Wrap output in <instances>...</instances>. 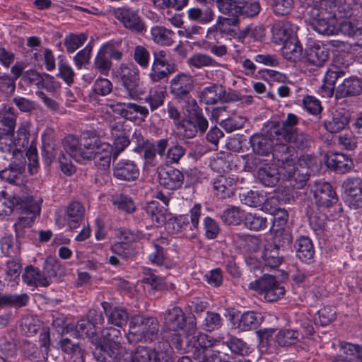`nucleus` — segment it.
I'll return each mask as SVG.
<instances>
[{"label":"nucleus","mask_w":362,"mask_h":362,"mask_svg":"<svg viewBox=\"0 0 362 362\" xmlns=\"http://www.w3.org/2000/svg\"><path fill=\"white\" fill-rule=\"evenodd\" d=\"M283 179L288 180L290 185L296 189H302L308 182L310 175L306 168H298L291 164L281 170Z\"/></svg>","instance_id":"obj_18"},{"label":"nucleus","mask_w":362,"mask_h":362,"mask_svg":"<svg viewBox=\"0 0 362 362\" xmlns=\"http://www.w3.org/2000/svg\"><path fill=\"white\" fill-rule=\"evenodd\" d=\"M362 92V81L356 77L345 79L336 89L337 98L356 96Z\"/></svg>","instance_id":"obj_29"},{"label":"nucleus","mask_w":362,"mask_h":362,"mask_svg":"<svg viewBox=\"0 0 362 362\" xmlns=\"http://www.w3.org/2000/svg\"><path fill=\"white\" fill-rule=\"evenodd\" d=\"M306 15L309 17L311 27L323 35H333L337 33L336 18L327 8L328 3L335 0H303Z\"/></svg>","instance_id":"obj_4"},{"label":"nucleus","mask_w":362,"mask_h":362,"mask_svg":"<svg viewBox=\"0 0 362 362\" xmlns=\"http://www.w3.org/2000/svg\"><path fill=\"white\" fill-rule=\"evenodd\" d=\"M341 347L344 354L335 357L332 362H362V346L347 343Z\"/></svg>","instance_id":"obj_35"},{"label":"nucleus","mask_w":362,"mask_h":362,"mask_svg":"<svg viewBox=\"0 0 362 362\" xmlns=\"http://www.w3.org/2000/svg\"><path fill=\"white\" fill-rule=\"evenodd\" d=\"M86 40L87 37L84 34H71L65 37L64 45L69 53H73L82 46Z\"/></svg>","instance_id":"obj_60"},{"label":"nucleus","mask_w":362,"mask_h":362,"mask_svg":"<svg viewBox=\"0 0 362 362\" xmlns=\"http://www.w3.org/2000/svg\"><path fill=\"white\" fill-rule=\"evenodd\" d=\"M103 142L94 132H83L80 139L73 135L67 136L63 142L64 148L71 158L77 162L88 160L95 153H100V147Z\"/></svg>","instance_id":"obj_3"},{"label":"nucleus","mask_w":362,"mask_h":362,"mask_svg":"<svg viewBox=\"0 0 362 362\" xmlns=\"http://www.w3.org/2000/svg\"><path fill=\"white\" fill-rule=\"evenodd\" d=\"M243 217V213L239 207L231 206L223 211L221 218L228 225H238Z\"/></svg>","instance_id":"obj_57"},{"label":"nucleus","mask_w":362,"mask_h":362,"mask_svg":"<svg viewBox=\"0 0 362 362\" xmlns=\"http://www.w3.org/2000/svg\"><path fill=\"white\" fill-rule=\"evenodd\" d=\"M313 192L315 204L320 208H329L338 202L335 191L328 182H316Z\"/></svg>","instance_id":"obj_12"},{"label":"nucleus","mask_w":362,"mask_h":362,"mask_svg":"<svg viewBox=\"0 0 362 362\" xmlns=\"http://www.w3.org/2000/svg\"><path fill=\"white\" fill-rule=\"evenodd\" d=\"M101 306L107 317L109 323L122 327L127 323L129 318L127 310L122 307H114L107 302H103Z\"/></svg>","instance_id":"obj_25"},{"label":"nucleus","mask_w":362,"mask_h":362,"mask_svg":"<svg viewBox=\"0 0 362 362\" xmlns=\"http://www.w3.org/2000/svg\"><path fill=\"white\" fill-rule=\"evenodd\" d=\"M165 95L166 91L161 89L151 90L144 100L149 104L151 110L154 111L163 105Z\"/></svg>","instance_id":"obj_58"},{"label":"nucleus","mask_w":362,"mask_h":362,"mask_svg":"<svg viewBox=\"0 0 362 362\" xmlns=\"http://www.w3.org/2000/svg\"><path fill=\"white\" fill-rule=\"evenodd\" d=\"M145 210L153 222H155L158 225H163L166 223L167 220L165 210L160 207L159 203L157 201L148 202Z\"/></svg>","instance_id":"obj_49"},{"label":"nucleus","mask_w":362,"mask_h":362,"mask_svg":"<svg viewBox=\"0 0 362 362\" xmlns=\"http://www.w3.org/2000/svg\"><path fill=\"white\" fill-rule=\"evenodd\" d=\"M345 202L349 207L358 209L362 207V178L349 177L343 182Z\"/></svg>","instance_id":"obj_11"},{"label":"nucleus","mask_w":362,"mask_h":362,"mask_svg":"<svg viewBox=\"0 0 362 362\" xmlns=\"http://www.w3.org/2000/svg\"><path fill=\"white\" fill-rule=\"evenodd\" d=\"M153 41L162 46H170L174 43L175 33L163 26L156 25L151 30Z\"/></svg>","instance_id":"obj_39"},{"label":"nucleus","mask_w":362,"mask_h":362,"mask_svg":"<svg viewBox=\"0 0 362 362\" xmlns=\"http://www.w3.org/2000/svg\"><path fill=\"white\" fill-rule=\"evenodd\" d=\"M158 354L155 350L146 346H139L134 354L136 362H153Z\"/></svg>","instance_id":"obj_64"},{"label":"nucleus","mask_w":362,"mask_h":362,"mask_svg":"<svg viewBox=\"0 0 362 362\" xmlns=\"http://www.w3.org/2000/svg\"><path fill=\"white\" fill-rule=\"evenodd\" d=\"M159 332L158 320L151 316L135 315L129 322V334L136 337L134 339L153 341L157 339Z\"/></svg>","instance_id":"obj_6"},{"label":"nucleus","mask_w":362,"mask_h":362,"mask_svg":"<svg viewBox=\"0 0 362 362\" xmlns=\"http://www.w3.org/2000/svg\"><path fill=\"white\" fill-rule=\"evenodd\" d=\"M113 175L117 180L134 181L139 176V170L134 161L122 160L114 164Z\"/></svg>","instance_id":"obj_19"},{"label":"nucleus","mask_w":362,"mask_h":362,"mask_svg":"<svg viewBox=\"0 0 362 362\" xmlns=\"http://www.w3.org/2000/svg\"><path fill=\"white\" fill-rule=\"evenodd\" d=\"M134 139H136L137 142V146L134 148V151L140 153L143 151L145 160L148 163H152L156 158L153 141L144 140L140 133L136 132L134 134Z\"/></svg>","instance_id":"obj_44"},{"label":"nucleus","mask_w":362,"mask_h":362,"mask_svg":"<svg viewBox=\"0 0 362 362\" xmlns=\"http://www.w3.org/2000/svg\"><path fill=\"white\" fill-rule=\"evenodd\" d=\"M112 204L120 211L127 214L133 213L136 206L132 199L124 194H115L111 197Z\"/></svg>","instance_id":"obj_51"},{"label":"nucleus","mask_w":362,"mask_h":362,"mask_svg":"<svg viewBox=\"0 0 362 362\" xmlns=\"http://www.w3.org/2000/svg\"><path fill=\"white\" fill-rule=\"evenodd\" d=\"M263 321L261 313L252 311L245 312L238 319L237 328L241 331H247L257 328Z\"/></svg>","instance_id":"obj_34"},{"label":"nucleus","mask_w":362,"mask_h":362,"mask_svg":"<svg viewBox=\"0 0 362 362\" xmlns=\"http://www.w3.org/2000/svg\"><path fill=\"white\" fill-rule=\"evenodd\" d=\"M66 332H74L76 337H93L96 333V329L93 325L86 318L79 320L76 325L68 324Z\"/></svg>","instance_id":"obj_33"},{"label":"nucleus","mask_w":362,"mask_h":362,"mask_svg":"<svg viewBox=\"0 0 362 362\" xmlns=\"http://www.w3.org/2000/svg\"><path fill=\"white\" fill-rule=\"evenodd\" d=\"M95 348L93 352L96 361L99 362H117L119 350L120 343L99 344L95 343Z\"/></svg>","instance_id":"obj_21"},{"label":"nucleus","mask_w":362,"mask_h":362,"mask_svg":"<svg viewBox=\"0 0 362 362\" xmlns=\"http://www.w3.org/2000/svg\"><path fill=\"white\" fill-rule=\"evenodd\" d=\"M289 26L290 24L288 22L278 23L272 26V40L275 44L284 45L292 39L290 37L291 31Z\"/></svg>","instance_id":"obj_45"},{"label":"nucleus","mask_w":362,"mask_h":362,"mask_svg":"<svg viewBox=\"0 0 362 362\" xmlns=\"http://www.w3.org/2000/svg\"><path fill=\"white\" fill-rule=\"evenodd\" d=\"M244 224L250 230L258 231L266 228L267 219L259 214L248 213L245 216Z\"/></svg>","instance_id":"obj_55"},{"label":"nucleus","mask_w":362,"mask_h":362,"mask_svg":"<svg viewBox=\"0 0 362 362\" xmlns=\"http://www.w3.org/2000/svg\"><path fill=\"white\" fill-rule=\"evenodd\" d=\"M187 64L190 67L202 69L203 67H216L219 64L211 56L200 52L194 53L187 59Z\"/></svg>","instance_id":"obj_46"},{"label":"nucleus","mask_w":362,"mask_h":362,"mask_svg":"<svg viewBox=\"0 0 362 362\" xmlns=\"http://www.w3.org/2000/svg\"><path fill=\"white\" fill-rule=\"evenodd\" d=\"M114 17L118 20L123 26L133 33H142L146 31V25L138 13V11L127 6L115 8L112 11Z\"/></svg>","instance_id":"obj_10"},{"label":"nucleus","mask_w":362,"mask_h":362,"mask_svg":"<svg viewBox=\"0 0 362 362\" xmlns=\"http://www.w3.org/2000/svg\"><path fill=\"white\" fill-rule=\"evenodd\" d=\"M52 130H47L42 137V157L46 165H49L57 156L56 145L52 138Z\"/></svg>","instance_id":"obj_38"},{"label":"nucleus","mask_w":362,"mask_h":362,"mask_svg":"<svg viewBox=\"0 0 362 362\" xmlns=\"http://www.w3.org/2000/svg\"><path fill=\"white\" fill-rule=\"evenodd\" d=\"M212 346H201L197 353L196 354L194 358L198 362H228V361L223 359L220 356V353H223L226 356H228V353L223 349L221 351H213L211 353H209V348Z\"/></svg>","instance_id":"obj_47"},{"label":"nucleus","mask_w":362,"mask_h":362,"mask_svg":"<svg viewBox=\"0 0 362 362\" xmlns=\"http://www.w3.org/2000/svg\"><path fill=\"white\" fill-rule=\"evenodd\" d=\"M329 168L339 173H346L354 168L352 159L346 154L332 153L329 154L326 160Z\"/></svg>","instance_id":"obj_27"},{"label":"nucleus","mask_w":362,"mask_h":362,"mask_svg":"<svg viewBox=\"0 0 362 362\" xmlns=\"http://www.w3.org/2000/svg\"><path fill=\"white\" fill-rule=\"evenodd\" d=\"M221 343L224 346L222 349L225 350L226 347L231 353L241 356L247 353L246 343L235 337L228 335L227 337H223Z\"/></svg>","instance_id":"obj_48"},{"label":"nucleus","mask_w":362,"mask_h":362,"mask_svg":"<svg viewBox=\"0 0 362 362\" xmlns=\"http://www.w3.org/2000/svg\"><path fill=\"white\" fill-rule=\"evenodd\" d=\"M351 114L344 110H337L325 122V127L330 133H337L345 129L350 122Z\"/></svg>","instance_id":"obj_28"},{"label":"nucleus","mask_w":362,"mask_h":362,"mask_svg":"<svg viewBox=\"0 0 362 362\" xmlns=\"http://www.w3.org/2000/svg\"><path fill=\"white\" fill-rule=\"evenodd\" d=\"M164 324L170 331L175 332L186 327L188 329L187 324L192 316L186 317L183 311L178 307L167 310L163 313ZM192 317H194L192 315Z\"/></svg>","instance_id":"obj_17"},{"label":"nucleus","mask_w":362,"mask_h":362,"mask_svg":"<svg viewBox=\"0 0 362 362\" xmlns=\"http://www.w3.org/2000/svg\"><path fill=\"white\" fill-rule=\"evenodd\" d=\"M171 94L178 100H187L190 98V92L193 89V80L185 74L176 75L170 83Z\"/></svg>","instance_id":"obj_14"},{"label":"nucleus","mask_w":362,"mask_h":362,"mask_svg":"<svg viewBox=\"0 0 362 362\" xmlns=\"http://www.w3.org/2000/svg\"><path fill=\"white\" fill-rule=\"evenodd\" d=\"M283 57L291 62H298L303 57V48L298 40L293 38L286 42L281 48Z\"/></svg>","instance_id":"obj_41"},{"label":"nucleus","mask_w":362,"mask_h":362,"mask_svg":"<svg viewBox=\"0 0 362 362\" xmlns=\"http://www.w3.org/2000/svg\"><path fill=\"white\" fill-rule=\"evenodd\" d=\"M13 134H7L0 131V152L12 154L13 157L17 160L23 158V152L13 146L11 136Z\"/></svg>","instance_id":"obj_50"},{"label":"nucleus","mask_w":362,"mask_h":362,"mask_svg":"<svg viewBox=\"0 0 362 362\" xmlns=\"http://www.w3.org/2000/svg\"><path fill=\"white\" fill-rule=\"evenodd\" d=\"M251 0H217L219 11L222 13H242L245 17L257 16L261 9L258 1Z\"/></svg>","instance_id":"obj_9"},{"label":"nucleus","mask_w":362,"mask_h":362,"mask_svg":"<svg viewBox=\"0 0 362 362\" xmlns=\"http://www.w3.org/2000/svg\"><path fill=\"white\" fill-rule=\"evenodd\" d=\"M190 222L187 215H180L168 218L165 223L166 230L171 233L182 235L187 238L194 237L198 230L199 219L201 215V205L195 204L190 209Z\"/></svg>","instance_id":"obj_5"},{"label":"nucleus","mask_w":362,"mask_h":362,"mask_svg":"<svg viewBox=\"0 0 362 362\" xmlns=\"http://www.w3.org/2000/svg\"><path fill=\"white\" fill-rule=\"evenodd\" d=\"M235 184L233 178L223 175H218L213 182L214 189L221 198L229 197L233 193Z\"/></svg>","instance_id":"obj_40"},{"label":"nucleus","mask_w":362,"mask_h":362,"mask_svg":"<svg viewBox=\"0 0 362 362\" xmlns=\"http://www.w3.org/2000/svg\"><path fill=\"white\" fill-rule=\"evenodd\" d=\"M84 207L78 202H73L69 204L66 211V221L70 228H76L79 226L84 214Z\"/></svg>","instance_id":"obj_36"},{"label":"nucleus","mask_w":362,"mask_h":362,"mask_svg":"<svg viewBox=\"0 0 362 362\" xmlns=\"http://www.w3.org/2000/svg\"><path fill=\"white\" fill-rule=\"evenodd\" d=\"M133 57L141 68L146 69L148 66L150 53L145 47L142 45L136 46L134 49Z\"/></svg>","instance_id":"obj_63"},{"label":"nucleus","mask_w":362,"mask_h":362,"mask_svg":"<svg viewBox=\"0 0 362 362\" xmlns=\"http://www.w3.org/2000/svg\"><path fill=\"white\" fill-rule=\"evenodd\" d=\"M23 170L22 162L12 161L8 168L0 171V177L10 184L19 185L23 183Z\"/></svg>","instance_id":"obj_31"},{"label":"nucleus","mask_w":362,"mask_h":362,"mask_svg":"<svg viewBox=\"0 0 362 362\" xmlns=\"http://www.w3.org/2000/svg\"><path fill=\"white\" fill-rule=\"evenodd\" d=\"M23 281L31 286L47 287L49 286L51 279L37 268L33 265L27 266L22 274Z\"/></svg>","instance_id":"obj_24"},{"label":"nucleus","mask_w":362,"mask_h":362,"mask_svg":"<svg viewBox=\"0 0 362 362\" xmlns=\"http://www.w3.org/2000/svg\"><path fill=\"white\" fill-rule=\"evenodd\" d=\"M175 71V65L173 63L153 62L148 76L153 83L167 81Z\"/></svg>","instance_id":"obj_30"},{"label":"nucleus","mask_w":362,"mask_h":362,"mask_svg":"<svg viewBox=\"0 0 362 362\" xmlns=\"http://www.w3.org/2000/svg\"><path fill=\"white\" fill-rule=\"evenodd\" d=\"M187 15L191 21L201 24H207L211 22L214 17L213 10L206 6L191 8L188 10Z\"/></svg>","instance_id":"obj_42"},{"label":"nucleus","mask_w":362,"mask_h":362,"mask_svg":"<svg viewBox=\"0 0 362 362\" xmlns=\"http://www.w3.org/2000/svg\"><path fill=\"white\" fill-rule=\"evenodd\" d=\"M119 74L122 84L129 92V95L132 98L137 96L140 93L138 69L133 66L122 64Z\"/></svg>","instance_id":"obj_15"},{"label":"nucleus","mask_w":362,"mask_h":362,"mask_svg":"<svg viewBox=\"0 0 362 362\" xmlns=\"http://www.w3.org/2000/svg\"><path fill=\"white\" fill-rule=\"evenodd\" d=\"M2 253L7 257L17 259L20 255V247L18 242L11 237H4L1 242Z\"/></svg>","instance_id":"obj_52"},{"label":"nucleus","mask_w":362,"mask_h":362,"mask_svg":"<svg viewBox=\"0 0 362 362\" xmlns=\"http://www.w3.org/2000/svg\"><path fill=\"white\" fill-rule=\"evenodd\" d=\"M297 257L303 262L310 264L313 262L315 249L311 239L307 236L298 238L294 244Z\"/></svg>","instance_id":"obj_26"},{"label":"nucleus","mask_w":362,"mask_h":362,"mask_svg":"<svg viewBox=\"0 0 362 362\" xmlns=\"http://www.w3.org/2000/svg\"><path fill=\"white\" fill-rule=\"evenodd\" d=\"M273 148V156L279 163L281 170L296 163L298 157L293 147L286 144H276Z\"/></svg>","instance_id":"obj_22"},{"label":"nucleus","mask_w":362,"mask_h":362,"mask_svg":"<svg viewBox=\"0 0 362 362\" xmlns=\"http://www.w3.org/2000/svg\"><path fill=\"white\" fill-rule=\"evenodd\" d=\"M273 12L277 16L290 13L293 7V0H270Z\"/></svg>","instance_id":"obj_59"},{"label":"nucleus","mask_w":362,"mask_h":362,"mask_svg":"<svg viewBox=\"0 0 362 362\" xmlns=\"http://www.w3.org/2000/svg\"><path fill=\"white\" fill-rule=\"evenodd\" d=\"M281 172L274 166L265 165L257 170V177L260 182L266 187H274L280 180Z\"/></svg>","instance_id":"obj_32"},{"label":"nucleus","mask_w":362,"mask_h":362,"mask_svg":"<svg viewBox=\"0 0 362 362\" xmlns=\"http://www.w3.org/2000/svg\"><path fill=\"white\" fill-rule=\"evenodd\" d=\"M329 52L323 45L318 43L310 44L305 49V55L306 61L315 66L321 67L324 66L328 60Z\"/></svg>","instance_id":"obj_20"},{"label":"nucleus","mask_w":362,"mask_h":362,"mask_svg":"<svg viewBox=\"0 0 362 362\" xmlns=\"http://www.w3.org/2000/svg\"><path fill=\"white\" fill-rule=\"evenodd\" d=\"M113 88L112 83L107 78L99 77L93 85L94 93L101 96L109 95Z\"/></svg>","instance_id":"obj_61"},{"label":"nucleus","mask_w":362,"mask_h":362,"mask_svg":"<svg viewBox=\"0 0 362 362\" xmlns=\"http://www.w3.org/2000/svg\"><path fill=\"white\" fill-rule=\"evenodd\" d=\"M249 288L263 295L269 302L277 300L285 294L284 287L271 274H264L259 279L250 282Z\"/></svg>","instance_id":"obj_8"},{"label":"nucleus","mask_w":362,"mask_h":362,"mask_svg":"<svg viewBox=\"0 0 362 362\" xmlns=\"http://www.w3.org/2000/svg\"><path fill=\"white\" fill-rule=\"evenodd\" d=\"M187 326L188 329L186 330L187 334L185 337L177 333L176 331L168 332L164 335L163 338L166 339L172 349L180 352L192 353L194 358L201 346H215L221 342L205 334L198 332L194 317L189 318Z\"/></svg>","instance_id":"obj_2"},{"label":"nucleus","mask_w":362,"mask_h":362,"mask_svg":"<svg viewBox=\"0 0 362 362\" xmlns=\"http://www.w3.org/2000/svg\"><path fill=\"white\" fill-rule=\"evenodd\" d=\"M14 209L21 210L20 216L14 224L18 237L23 235V229L30 227L40 213V203L32 197H20L8 195L5 192L0 196V216H8Z\"/></svg>","instance_id":"obj_1"},{"label":"nucleus","mask_w":362,"mask_h":362,"mask_svg":"<svg viewBox=\"0 0 362 362\" xmlns=\"http://www.w3.org/2000/svg\"><path fill=\"white\" fill-rule=\"evenodd\" d=\"M159 184L168 190H177L182 187L185 176L178 169L161 168L158 169Z\"/></svg>","instance_id":"obj_13"},{"label":"nucleus","mask_w":362,"mask_h":362,"mask_svg":"<svg viewBox=\"0 0 362 362\" xmlns=\"http://www.w3.org/2000/svg\"><path fill=\"white\" fill-rule=\"evenodd\" d=\"M299 122L300 118L293 113H288L281 122L269 121L267 122L269 134L275 136L278 141L287 142L299 131L297 127Z\"/></svg>","instance_id":"obj_7"},{"label":"nucleus","mask_w":362,"mask_h":362,"mask_svg":"<svg viewBox=\"0 0 362 362\" xmlns=\"http://www.w3.org/2000/svg\"><path fill=\"white\" fill-rule=\"evenodd\" d=\"M188 117L201 134L206 132L209 127L208 120L194 99L192 100L191 110L188 114Z\"/></svg>","instance_id":"obj_37"},{"label":"nucleus","mask_w":362,"mask_h":362,"mask_svg":"<svg viewBox=\"0 0 362 362\" xmlns=\"http://www.w3.org/2000/svg\"><path fill=\"white\" fill-rule=\"evenodd\" d=\"M100 148V153H95L92 159H95V163L100 168L106 169L110 165L112 146L108 143H103Z\"/></svg>","instance_id":"obj_54"},{"label":"nucleus","mask_w":362,"mask_h":362,"mask_svg":"<svg viewBox=\"0 0 362 362\" xmlns=\"http://www.w3.org/2000/svg\"><path fill=\"white\" fill-rule=\"evenodd\" d=\"M262 130L264 134L252 135L250 139V143L254 153L261 156H267L272 151L274 146V140L276 136L269 134L267 123L264 125Z\"/></svg>","instance_id":"obj_16"},{"label":"nucleus","mask_w":362,"mask_h":362,"mask_svg":"<svg viewBox=\"0 0 362 362\" xmlns=\"http://www.w3.org/2000/svg\"><path fill=\"white\" fill-rule=\"evenodd\" d=\"M280 246L276 243L265 245L261 255L263 269H276L283 262V256L279 253Z\"/></svg>","instance_id":"obj_23"},{"label":"nucleus","mask_w":362,"mask_h":362,"mask_svg":"<svg viewBox=\"0 0 362 362\" xmlns=\"http://www.w3.org/2000/svg\"><path fill=\"white\" fill-rule=\"evenodd\" d=\"M120 336L121 332L119 329L114 327H107L102 331L101 337L95 343L109 344L120 343L117 341Z\"/></svg>","instance_id":"obj_62"},{"label":"nucleus","mask_w":362,"mask_h":362,"mask_svg":"<svg viewBox=\"0 0 362 362\" xmlns=\"http://www.w3.org/2000/svg\"><path fill=\"white\" fill-rule=\"evenodd\" d=\"M23 352L27 358L35 361H46L48 356L46 350L39 349L35 344L29 341L24 343Z\"/></svg>","instance_id":"obj_56"},{"label":"nucleus","mask_w":362,"mask_h":362,"mask_svg":"<svg viewBox=\"0 0 362 362\" xmlns=\"http://www.w3.org/2000/svg\"><path fill=\"white\" fill-rule=\"evenodd\" d=\"M112 63L104 52L100 48L93 63V69L104 76H108Z\"/></svg>","instance_id":"obj_53"},{"label":"nucleus","mask_w":362,"mask_h":362,"mask_svg":"<svg viewBox=\"0 0 362 362\" xmlns=\"http://www.w3.org/2000/svg\"><path fill=\"white\" fill-rule=\"evenodd\" d=\"M302 338V334L293 329H281L275 335V341L281 346L295 344Z\"/></svg>","instance_id":"obj_43"}]
</instances>
